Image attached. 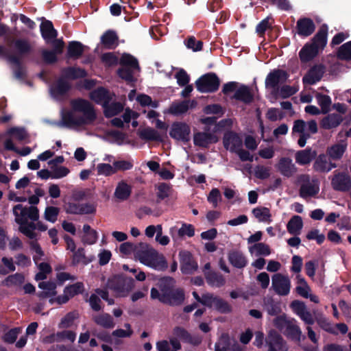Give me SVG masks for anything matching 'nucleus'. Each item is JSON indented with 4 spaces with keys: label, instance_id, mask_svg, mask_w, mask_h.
<instances>
[{
    "label": "nucleus",
    "instance_id": "nucleus-50",
    "mask_svg": "<svg viewBox=\"0 0 351 351\" xmlns=\"http://www.w3.org/2000/svg\"><path fill=\"white\" fill-rule=\"evenodd\" d=\"M99 176H110L114 173V166L108 163H99L96 167Z\"/></svg>",
    "mask_w": 351,
    "mask_h": 351
},
{
    "label": "nucleus",
    "instance_id": "nucleus-30",
    "mask_svg": "<svg viewBox=\"0 0 351 351\" xmlns=\"http://www.w3.org/2000/svg\"><path fill=\"white\" fill-rule=\"evenodd\" d=\"M101 42L106 48L113 49L118 45V36L114 31L108 30L101 37Z\"/></svg>",
    "mask_w": 351,
    "mask_h": 351
},
{
    "label": "nucleus",
    "instance_id": "nucleus-5",
    "mask_svg": "<svg viewBox=\"0 0 351 351\" xmlns=\"http://www.w3.org/2000/svg\"><path fill=\"white\" fill-rule=\"evenodd\" d=\"M134 280L130 277L115 276L108 280L107 288L119 296L126 295L134 287Z\"/></svg>",
    "mask_w": 351,
    "mask_h": 351
},
{
    "label": "nucleus",
    "instance_id": "nucleus-61",
    "mask_svg": "<svg viewBox=\"0 0 351 351\" xmlns=\"http://www.w3.org/2000/svg\"><path fill=\"white\" fill-rule=\"evenodd\" d=\"M222 197L219 190L217 188L213 189L209 193L207 200L213 205L214 208L218 206V204L221 201Z\"/></svg>",
    "mask_w": 351,
    "mask_h": 351
},
{
    "label": "nucleus",
    "instance_id": "nucleus-60",
    "mask_svg": "<svg viewBox=\"0 0 351 351\" xmlns=\"http://www.w3.org/2000/svg\"><path fill=\"white\" fill-rule=\"evenodd\" d=\"M14 46L21 55L27 53L31 50L29 42L25 39H17L14 42Z\"/></svg>",
    "mask_w": 351,
    "mask_h": 351
},
{
    "label": "nucleus",
    "instance_id": "nucleus-3",
    "mask_svg": "<svg viewBox=\"0 0 351 351\" xmlns=\"http://www.w3.org/2000/svg\"><path fill=\"white\" fill-rule=\"evenodd\" d=\"M13 214L14 220L19 225V230L21 232L22 227L27 228L29 226L28 220L30 222L39 219V210L34 206H24L22 204H17L14 206Z\"/></svg>",
    "mask_w": 351,
    "mask_h": 351
},
{
    "label": "nucleus",
    "instance_id": "nucleus-1",
    "mask_svg": "<svg viewBox=\"0 0 351 351\" xmlns=\"http://www.w3.org/2000/svg\"><path fill=\"white\" fill-rule=\"evenodd\" d=\"M71 110L62 112L59 125L67 128L85 127L93 125L97 119L93 106L87 100L73 99Z\"/></svg>",
    "mask_w": 351,
    "mask_h": 351
},
{
    "label": "nucleus",
    "instance_id": "nucleus-24",
    "mask_svg": "<svg viewBox=\"0 0 351 351\" xmlns=\"http://www.w3.org/2000/svg\"><path fill=\"white\" fill-rule=\"evenodd\" d=\"M132 193V186L125 181L121 180L117 183L114 196L119 201L128 199Z\"/></svg>",
    "mask_w": 351,
    "mask_h": 351
},
{
    "label": "nucleus",
    "instance_id": "nucleus-58",
    "mask_svg": "<svg viewBox=\"0 0 351 351\" xmlns=\"http://www.w3.org/2000/svg\"><path fill=\"white\" fill-rule=\"evenodd\" d=\"M230 346L229 337L227 335H222L215 344V351H229Z\"/></svg>",
    "mask_w": 351,
    "mask_h": 351
},
{
    "label": "nucleus",
    "instance_id": "nucleus-14",
    "mask_svg": "<svg viewBox=\"0 0 351 351\" xmlns=\"http://www.w3.org/2000/svg\"><path fill=\"white\" fill-rule=\"evenodd\" d=\"M266 345L267 351H287L286 343L282 337L276 331L269 332L267 339Z\"/></svg>",
    "mask_w": 351,
    "mask_h": 351
},
{
    "label": "nucleus",
    "instance_id": "nucleus-52",
    "mask_svg": "<svg viewBox=\"0 0 351 351\" xmlns=\"http://www.w3.org/2000/svg\"><path fill=\"white\" fill-rule=\"evenodd\" d=\"M91 261V259H89L86 256L84 250L83 248H79L77 250L73 252V263L74 264L82 263L84 265H87Z\"/></svg>",
    "mask_w": 351,
    "mask_h": 351
},
{
    "label": "nucleus",
    "instance_id": "nucleus-36",
    "mask_svg": "<svg viewBox=\"0 0 351 351\" xmlns=\"http://www.w3.org/2000/svg\"><path fill=\"white\" fill-rule=\"evenodd\" d=\"M90 97L96 103L102 104L103 106L110 100L108 92L104 88H99L92 91L90 93Z\"/></svg>",
    "mask_w": 351,
    "mask_h": 351
},
{
    "label": "nucleus",
    "instance_id": "nucleus-57",
    "mask_svg": "<svg viewBox=\"0 0 351 351\" xmlns=\"http://www.w3.org/2000/svg\"><path fill=\"white\" fill-rule=\"evenodd\" d=\"M52 179H60L66 177L69 173V169L64 166H52Z\"/></svg>",
    "mask_w": 351,
    "mask_h": 351
},
{
    "label": "nucleus",
    "instance_id": "nucleus-12",
    "mask_svg": "<svg viewBox=\"0 0 351 351\" xmlns=\"http://www.w3.org/2000/svg\"><path fill=\"white\" fill-rule=\"evenodd\" d=\"M333 189L339 191H348L351 189V178L346 173H337L331 180Z\"/></svg>",
    "mask_w": 351,
    "mask_h": 351
},
{
    "label": "nucleus",
    "instance_id": "nucleus-29",
    "mask_svg": "<svg viewBox=\"0 0 351 351\" xmlns=\"http://www.w3.org/2000/svg\"><path fill=\"white\" fill-rule=\"evenodd\" d=\"M181 345L178 340L173 338L170 342L167 340L159 341L156 343V349L158 351H177L180 350Z\"/></svg>",
    "mask_w": 351,
    "mask_h": 351
},
{
    "label": "nucleus",
    "instance_id": "nucleus-54",
    "mask_svg": "<svg viewBox=\"0 0 351 351\" xmlns=\"http://www.w3.org/2000/svg\"><path fill=\"white\" fill-rule=\"evenodd\" d=\"M84 284L80 282L67 286L64 288L66 293L70 297V298L77 294L82 293L84 291Z\"/></svg>",
    "mask_w": 351,
    "mask_h": 351
},
{
    "label": "nucleus",
    "instance_id": "nucleus-7",
    "mask_svg": "<svg viewBox=\"0 0 351 351\" xmlns=\"http://www.w3.org/2000/svg\"><path fill=\"white\" fill-rule=\"evenodd\" d=\"M219 79L215 73H208L196 81L197 89L201 93L216 91L219 86Z\"/></svg>",
    "mask_w": 351,
    "mask_h": 351
},
{
    "label": "nucleus",
    "instance_id": "nucleus-19",
    "mask_svg": "<svg viewBox=\"0 0 351 351\" xmlns=\"http://www.w3.org/2000/svg\"><path fill=\"white\" fill-rule=\"evenodd\" d=\"M296 28L299 35L306 37L314 32L315 25L311 19L302 18L298 21Z\"/></svg>",
    "mask_w": 351,
    "mask_h": 351
},
{
    "label": "nucleus",
    "instance_id": "nucleus-40",
    "mask_svg": "<svg viewBox=\"0 0 351 351\" xmlns=\"http://www.w3.org/2000/svg\"><path fill=\"white\" fill-rule=\"evenodd\" d=\"M93 321L105 328H112L114 326L113 318L108 313H101L93 317Z\"/></svg>",
    "mask_w": 351,
    "mask_h": 351
},
{
    "label": "nucleus",
    "instance_id": "nucleus-28",
    "mask_svg": "<svg viewBox=\"0 0 351 351\" xmlns=\"http://www.w3.org/2000/svg\"><path fill=\"white\" fill-rule=\"evenodd\" d=\"M302 228V219L298 215L292 217L287 224L288 232L293 236H298L301 233Z\"/></svg>",
    "mask_w": 351,
    "mask_h": 351
},
{
    "label": "nucleus",
    "instance_id": "nucleus-45",
    "mask_svg": "<svg viewBox=\"0 0 351 351\" xmlns=\"http://www.w3.org/2000/svg\"><path fill=\"white\" fill-rule=\"evenodd\" d=\"M327 42V32L326 30L322 28L319 30V32L316 34V35L313 38L312 45L316 47V48L319 50L320 49H323L326 45Z\"/></svg>",
    "mask_w": 351,
    "mask_h": 351
},
{
    "label": "nucleus",
    "instance_id": "nucleus-42",
    "mask_svg": "<svg viewBox=\"0 0 351 351\" xmlns=\"http://www.w3.org/2000/svg\"><path fill=\"white\" fill-rule=\"evenodd\" d=\"M84 47L80 42H70L68 46V56L75 59L79 58L84 52Z\"/></svg>",
    "mask_w": 351,
    "mask_h": 351
},
{
    "label": "nucleus",
    "instance_id": "nucleus-11",
    "mask_svg": "<svg viewBox=\"0 0 351 351\" xmlns=\"http://www.w3.org/2000/svg\"><path fill=\"white\" fill-rule=\"evenodd\" d=\"M277 171L283 176L291 178L298 171V168L289 157H282L276 165Z\"/></svg>",
    "mask_w": 351,
    "mask_h": 351
},
{
    "label": "nucleus",
    "instance_id": "nucleus-41",
    "mask_svg": "<svg viewBox=\"0 0 351 351\" xmlns=\"http://www.w3.org/2000/svg\"><path fill=\"white\" fill-rule=\"evenodd\" d=\"M249 251L252 254L256 256H269L271 254V249L267 244L264 243H257L249 247Z\"/></svg>",
    "mask_w": 351,
    "mask_h": 351
},
{
    "label": "nucleus",
    "instance_id": "nucleus-38",
    "mask_svg": "<svg viewBox=\"0 0 351 351\" xmlns=\"http://www.w3.org/2000/svg\"><path fill=\"white\" fill-rule=\"evenodd\" d=\"M252 213L260 222L270 223L271 221L269 209L266 207H256L252 210Z\"/></svg>",
    "mask_w": 351,
    "mask_h": 351
},
{
    "label": "nucleus",
    "instance_id": "nucleus-43",
    "mask_svg": "<svg viewBox=\"0 0 351 351\" xmlns=\"http://www.w3.org/2000/svg\"><path fill=\"white\" fill-rule=\"evenodd\" d=\"M139 136L147 141H162L160 134L152 128H145L138 131Z\"/></svg>",
    "mask_w": 351,
    "mask_h": 351
},
{
    "label": "nucleus",
    "instance_id": "nucleus-16",
    "mask_svg": "<svg viewBox=\"0 0 351 351\" xmlns=\"http://www.w3.org/2000/svg\"><path fill=\"white\" fill-rule=\"evenodd\" d=\"M224 147L230 151L235 152L238 149L243 147V141L241 137L236 133L232 132H226L223 138Z\"/></svg>",
    "mask_w": 351,
    "mask_h": 351
},
{
    "label": "nucleus",
    "instance_id": "nucleus-22",
    "mask_svg": "<svg viewBox=\"0 0 351 351\" xmlns=\"http://www.w3.org/2000/svg\"><path fill=\"white\" fill-rule=\"evenodd\" d=\"M324 73V67L322 65H315L305 75L303 82L305 84H314L321 80Z\"/></svg>",
    "mask_w": 351,
    "mask_h": 351
},
{
    "label": "nucleus",
    "instance_id": "nucleus-17",
    "mask_svg": "<svg viewBox=\"0 0 351 351\" xmlns=\"http://www.w3.org/2000/svg\"><path fill=\"white\" fill-rule=\"evenodd\" d=\"M181 270L184 274H190L197 269V264L188 251H182L179 254Z\"/></svg>",
    "mask_w": 351,
    "mask_h": 351
},
{
    "label": "nucleus",
    "instance_id": "nucleus-64",
    "mask_svg": "<svg viewBox=\"0 0 351 351\" xmlns=\"http://www.w3.org/2000/svg\"><path fill=\"white\" fill-rule=\"evenodd\" d=\"M270 167L258 165L254 168V176L258 179H267L270 176Z\"/></svg>",
    "mask_w": 351,
    "mask_h": 351
},
{
    "label": "nucleus",
    "instance_id": "nucleus-27",
    "mask_svg": "<svg viewBox=\"0 0 351 351\" xmlns=\"http://www.w3.org/2000/svg\"><path fill=\"white\" fill-rule=\"evenodd\" d=\"M40 32L42 36L47 43H50L58 35L57 31L53 28L52 23L49 21H45L41 23Z\"/></svg>",
    "mask_w": 351,
    "mask_h": 351
},
{
    "label": "nucleus",
    "instance_id": "nucleus-49",
    "mask_svg": "<svg viewBox=\"0 0 351 351\" xmlns=\"http://www.w3.org/2000/svg\"><path fill=\"white\" fill-rule=\"evenodd\" d=\"M24 282V276L21 274H15L8 276L3 281V285L8 287L20 286Z\"/></svg>",
    "mask_w": 351,
    "mask_h": 351
},
{
    "label": "nucleus",
    "instance_id": "nucleus-63",
    "mask_svg": "<svg viewBox=\"0 0 351 351\" xmlns=\"http://www.w3.org/2000/svg\"><path fill=\"white\" fill-rule=\"evenodd\" d=\"M7 134L11 138L18 140L19 141H23L27 137V133L25 130L19 128H12L10 129Z\"/></svg>",
    "mask_w": 351,
    "mask_h": 351
},
{
    "label": "nucleus",
    "instance_id": "nucleus-26",
    "mask_svg": "<svg viewBox=\"0 0 351 351\" xmlns=\"http://www.w3.org/2000/svg\"><path fill=\"white\" fill-rule=\"evenodd\" d=\"M316 156V152L311 149H306L295 153V159L300 165H308Z\"/></svg>",
    "mask_w": 351,
    "mask_h": 351
},
{
    "label": "nucleus",
    "instance_id": "nucleus-51",
    "mask_svg": "<svg viewBox=\"0 0 351 351\" xmlns=\"http://www.w3.org/2000/svg\"><path fill=\"white\" fill-rule=\"evenodd\" d=\"M317 324L323 330L327 332H333V327L328 319L325 317L322 313H317L315 315V321Z\"/></svg>",
    "mask_w": 351,
    "mask_h": 351
},
{
    "label": "nucleus",
    "instance_id": "nucleus-13",
    "mask_svg": "<svg viewBox=\"0 0 351 351\" xmlns=\"http://www.w3.org/2000/svg\"><path fill=\"white\" fill-rule=\"evenodd\" d=\"M219 138L213 133L197 132L193 134V143L195 146L207 148L210 145L217 143Z\"/></svg>",
    "mask_w": 351,
    "mask_h": 351
},
{
    "label": "nucleus",
    "instance_id": "nucleus-4",
    "mask_svg": "<svg viewBox=\"0 0 351 351\" xmlns=\"http://www.w3.org/2000/svg\"><path fill=\"white\" fill-rule=\"evenodd\" d=\"M300 183L299 194L303 199L315 197L319 192V182L316 178L308 174H302L298 177Z\"/></svg>",
    "mask_w": 351,
    "mask_h": 351
},
{
    "label": "nucleus",
    "instance_id": "nucleus-48",
    "mask_svg": "<svg viewBox=\"0 0 351 351\" xmlns=\"http://www.w3.org/2000/svg\"><path fill=\"white\" fill-rule=\"evenodd\" d=\"M317 104L321 107V112L323 114L327 113L330 110L332 103L331 98L328 95L318 93L316 95Z\"/></svg>",
    "mask_w": 351,
    "mask_h": 351
},
{
    "label": "nucleus",
    "instance_id": "nucleus-56",
    "mask_svg": "<svg viewBox=\"0 0 351 351\" xmlns=\"http://www.w3.org/2000/svg\"><path fill=\"white\" fill-rule=\"evenodd\" d=\"M291 319L288 318L285 315H281L274 319V324L278 330L284 332L291 322Z\"/></svg>",
    "mask_w": 351,
    "mask_h": 351
},
{
    "label": "nucleus",
    "instance_id": "nucleus-15",
    "mask_svg": "<svg viewBox=\"0 0 351 351\" xmlns=\"http://www.w3.org/2000/svg\"><path fill=\"white\" fill-rule=\"evenodd\" d=\"M327 154H319L313 163V169L319 173H328L337 167Z\"/></svg>",
    "mask_w": 351,
    "mask_h": 351
},
{
    "label": "nucleus",
    "instance_id": "nucleus-21",
    "mask_svg": "<svg viewBox=\"0 0 351 351\" xmlns=\"http://www.w3.org/2000/svg\"><path fill=\"white\" fill-rule=\"evenodd\" d=\"M36 229L45 231L47 230V226L38 219V221L29 222L27 228L22 227L21 233L30 239H34L37 237V234L34 231Z\"/></svg>",
    "mask_w": 351,
    "mask_h": 351
},
{
    "label": "nucleus",
    "instance_id": "nucleus-18",
    "mask_svg": "<svg viewBox=\"0 0 351 351\" xmlns=\"http://www.w3.org/2000/svg\"><path fill=\"white\" fill-rule=\"evenodd\" d=\"M287 79V74L282 70H274L269 73L265 80L267 87L276 88L278 86L285 82Z\"/></svg>",
    "mask_w": 351,
    "mask_h": 351
},
{
    "label": "nucleus",
    "instance_id": "nucleus-33",
    "mask_svg": "<svg viewBox=\"0 0 351 351\" xmlns=\"http://www.w3.org/2000/svg\"><path fill=\"white\" fill-rule=\"evenodd\" d=\"M205 278L207 283L213 287H221L226 282L222 275L214 271H206Z\"/></svg>",
    "mask_w": 351,
    "mask_h": 351
},
{
    "label": "nucleus",
    "instance_id": "nucleus-23",
    "mask_svg": "<svg viewBox=\"0 0 351 351\" xmlns=\"http://www.w3.org/2000/svg\"><path fill=\"white\" fill-rule=\"evenodd\" d=\"M343 120V118L341 115L336 113H332L328 114L322 119L320 125L325 130H330L338 127Z\"/></svg>",
    "mask_w": 351,
    "mask_h": 351
},
{
    "label": "nucleus",
    "instance_id": "nucleus-34",
    "mask_svg": "<svg viewBox=\"0 0 351 351\" xmlns=\"http://www.w3.org/2000/svg\"><path fill=\"white\" fill-rule=\"evenodd\" d=\"M71 88L69 82L64 79L61 78L57 81L51 88V91L55 97H58L65 94Z\"/></svg>",
    "mask_w": 351,
    "mask_h": 351
},
{
    "label": "nucleus",
    "instance_id": "nucleus-62",
    "mask_svg": "<svg viewBox=\"0 0 351 351\" xmlns=\"http://www.w3.org/2000/svg\"><path fill=\"white\" fill-rule=\"evenodd\" d=\"M338 57L341 60H351V41L340 47L338 51Z\"/></svg>",
    "mask_w": 351,
    "mask_h": 351
},
{
    "label": "nucleus",
    "instance_id": "nucleus-20",
    "mask_svg": "<svg viewBox=\"0 0 351 351\" xmlns=\"http://www.w3.org/2000/svg\"><path fill=\"white\" fill-rule=\"evenodd\" d=\"M348 144L346 141L341 140L339 143H335L326 149V154L332 160H339L342 158L343 154L346 151Z\"/></svg>",
    "mask_w": 351,
    "mask_h": 351
},
{
    "label": "nucleus",
    "instance_id": "nucleus-47",
    "mask_svg": "<svg viewBox=\"0 0 351 351\" xmlns=\"http://www.w3.org/2000/svg\"><path fill=\"white\" fill-rule=\"evenodd\" d=\"M2 265H0V274L6 275L16 270V266L12 258L4 256L1 258Z\"/></svg>",
    "mask_w": 351,
    "mask_h": 351
},
{
    "label": "nucleus",
    "instance_id": "nucleus-35",
    "mask_svg": "<svg viewBox=\"0 0 351 351\" xmlns=\"http://www.w3.org/2000/svg\"><path fill=\"white\" fill-rule=\"evenodd\" d=\"M234 98L248 104L253 100V95L249 87L245 85H241L237 89L234 93Z\"/></svg>",
    "mask_w": 351,
    "mask_h": 351
},
{
    "label": "nucleus",
    "instance_id": "nucleus-46",
    "mask_svg": "<svg viewBox=\"0 0 351 351\" xmlns=\"http://www.w3.org/2000/svg\"><path fill=\"white\" fill-rule=\"evenodd\" d=\"M79 317V313L77 311H71L68 313L64 317H63L58 324L59 328H67L72 326L75 319Z\"/></svg>",
    "mask_w": 351,
    "mask_h": 351
},
{
    "label": "nucleus",
    "instance_id": "nucleus-10",
    "mask_svg": "<svg viewBox=\"0 0 351 351\" xmlns=\"http://www.w3.org/2000/svg\"><path fill=\"white\" fill-rule=\"evenodd\" d=\"M291 306L293 312L304 322L305 324L310 326L315 323L314 318L311 313L306 308L305 304L298 300L292 302Z\"/></svg>",
    "mask_w": 351,
    "mask_h": 351
},
{
    "label": "nucleus",
    "instance_id": "nucleus-44",
    "mask_svg": "<svg viewBox=\"0 0 351 351\" xmlns=\"http://www.w3.org/2000/svg\"><path fill=\"white\" fill-rule=\"evenodd\" d=\"M104 114L107 117H111L118 114L123 109V105L119 102H108L104 106Z\"/></svg>",
    "mask_w": 351,
    "mask_h": 351
},
{
    "label": "nucleus",
    "instance_id": "nucleus-37",
    "mask_svg": "<svg viewBox=\"0 0 351 351\" xmlns=\"http://www.w3.org/2000/svg\"><path fill=\"white\" fill-rule=\"evenodd\" d=\"M195 104V101L189 100L175 103L171 106L169 111L176 115L181 114L186 112L189 108H192Z\"/></svg>",
    "mask_w": 351,
    "mask_h": 351
},
{
    "label": "nucleus",
    "instance_id": "nucleus-9",
    "mask_svg": "<svg viewBox=\"0 0 351 351\" xmlns=\"http://www.w3.org/2000/svg\"><path fill=\"white\" fill-rule=\"evenodd\" d=\"M169 135L176 141L187 143L191 139V128L186 123L175 122L171 126Z\"/></svg>",
    "mask_w": 351,
    "mask_h": 351
},
{
    "label": "nucleus",
    "instance_id": "nucleus-59",
    "mask_svg": "<svg viewBox=\"0 0 351 351\" xmlns=\"http://www.w3.org/2000/svg\"><path fill=\"white\" fill-rule=\"evenodd\" d=\"M114 166L115 172L118 171H127L132 169L134 162L132 160H119L113 162Z\"/></svg>",
    "mask_w": 351,
    "mask_h": 351
},
{
    "label": "nucleus",
    "instance_id": "nucleus-32",
    "mask_svg": "<svg viewBox=\"0 0 351 351\" xmlns=\"http://www.w3.org/2000/svg\"><path fill=\"white\" fill-rule=\"evenodd\" d=\"M38 287L43 289V291L38 293V297L45 298L56 295V285L53 282H41L38 284Z\"/></svg>",
    "mask_w": 351,
    "mask_h": 351
},
{
    "label": "nucleus",
    "instance_id": "nucleus-31",
    "mask_svg": "<svg viewBox=\"0 0 351 351\" xmlns=\"http://www.w3.org/2000/svg\"><path fill=\"white\" fill-rule=\"evenodd\" d=\"M319 50L311 44L305 45L300 51V58L304 62H307L315 58Z\"/></svg>",
    "mask_w": 351,
    "mask_h": 351
},
{
    "label": "nucleus",
    "instance_id": "nucleus-53",
    "mask_svg": "<svg viewBox=\"0 0 351 351\" xmlns=\"http://www.w3.org/2000/svg\"><path fill=\"white\" fill-rule=\"evenodd\" d=\"M60 213V209L55 206H47L44 213V218L51 222L55 223L57 221L58 216Z\"/></svg>",
    "mask_w": 351,
    "mask_h": 351
},
{
    "label": "nucleus",
    "instance_id": "nucleus-55",
    "mask_svg": "<svg viewBox=\"0 0 351 351\" xmlns=\"http://www.w3.org/2000/svg\"><path fill=\"white\" fill-rule=\"evenodd\" d=\"M121 64L123 66L138 70V64L137 60L130 54H123L121 58Z\"/></svg>",
    "mask_w": 351,
    "mask_h": 351
},
{
    "label": "nucleus",
    "instance_id": "nucleus-25",
    "mask_svg": "<svg viewBox=\"0 0 351 351\" xmlns=\"http://www.w3.org/2000/svg\"><path fill=\"white\" fill-rule=\"evenodd\" d=\"M285 335L298 341L304 339L301 328L298 325L297 321L291 318V322L283 332Z\"/></svg>",
    "mask_w": 351,
    "mask_h": 351
},
{
    "label": "nucleus",
    "instance_id": "nucleus-8",
    "mask_svg": "<svg viewBox=\"0 0 351 351\" xmlns=\"http://www.w3.org/2000/svg\"><path fill=\"white\" fill-rule=\"evenodd\" d=\"M184 298V293L182 289H162L160 301L171 306H178L183 303Z\"/></svg>",
    "mask_w": 351,
    "mask_h": 351
},
{
    "label": "nucleus",
    "instance_id": "nucleus-6",
    "mask_svg": "<svg viewBox=\"0 0 351 351\" xmlns=\"http://www.w3.org/2000/svg\"><path fill=\"white\" fill-rule=\"evenodd\" d=\"M271 287L278 295H287L291 287V280L287 275L276 273L271 277Z\"/></svg>",
    "mask_w": 351,
    "mask_h": 351
},
{
    "label": "nucleus",
    "instance_id": "nucleus-39",
    "mask_svg": "<svg viewBox=\"0 0 351 351\" xmlns=\"http://www.w3.org/2000/svg\"><path fill=\"white\" fill-rule=\"evenodd\" d=\"M228 259L230 263L237 267V268H243L247 265V260L244 255L237 251L232 252L228 255Z\"/></svg>",
    "mask_w": 351,
    "mask_h": 351
},
{
    "label": "nucleus",
    "instance_id": "nucleus-2",
    "mask_svg": "<svg viewBox=\"0 0 351 351\" xmlns=\"http://www.w3.org/2000/svg\"><path fill=\"white\" fill-rule=\"evenodd\" d=\"M135 259L156 270H164L167 267L164 256L146 243H140L137 245Z\"/></svg>",
    "mask_w": 351,
    "mask_h": 351
}]
</instances>
